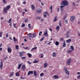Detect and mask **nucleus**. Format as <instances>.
<instances>
[{"mask_svg":"<svg viewBox=\"0 0 80 80\" xmlns=\"http://www.w3.org/2000/svg\"><path fill=\"white\" fill-rule=\"evenodd\" d=\"M11 6H10V5H8L6 7V8H5L4 9V12L5 13H7V10H8L10 8V7Z\"/></svg>","mask_w":80,"mask_h":80,"instance_id":"obj_1","label":"nucleus"},{"mask_svg":"<svg viewBox=\"0 0 80 80\" xmlns=\"http://www.w3.org/2000/svg\"><path fill=\"white\" fill-rule=\"evenodd\" d=\"M62 3L61 4V5H64V6H67V5H68V1L67 0H64L62 2Z\"/></svg>","mask_w":80,"mask_h":80,"instance_id":"obj_2","label":"nucleus"},{"mask_svg":"<svg viewBox=\"0 0 80 80\" xmlns=\"http://www.w3.org/2000/svg\"><path fill=\"white\" fill-rule=\"evenodd\" d=\"M64 70L65 72H66V74H67V75H70L69 71H68V70H67V68H64Z\"/></svg>","mask_w":80,"mask_h":80,"instance_id":"obj_3","label":"nucleus"},{"mask_svg":"<svg viewBox=\"0 0 80 80\" xmlns=\"http://www.w3.org/2000/svg\"><path fill=\"white\" fill-rule=\"evenodd\" d=\"M21 68L22 71H25V69H26V67H25V65L24 64L22 65Z\"/></svg>","mask_w":80,"mask_h":80,"instance_id":"obj_4","label":"nucleus"},{"mask_svg":"<svg viewBox=\"0 0 80 80\" xmlns=\"http://www.w3.org/2000/svg\"><path fill=\"white\" fill-rule=\"evenodd\" d=\"M7 50L8 53H10L12 52V48L10 47H8L7 48Z\"/></svg>","mask_w":80,"mask_h":80,"instance_id":"obj_5","label":"nucleus"},{"mask_svg":"<svg viewBox=\"0 0 80 80\" xmlns=\"http://www.w3.org/2000/svg\"><path fill=\"white\" fill-rule=\"evenodd\" d=\"M24 52H20L19 53V56L20 57H22L24 55Z\"/></svg>","mask_w":80,"mask_h":80,"instance_id":"obj_6","label":"nucleus"},{"mask_svg":"<svg viewBox=\"0 0 80 80\" xmlns=\"http://www.w3.org/2000/svg\"><path fill=\"white\" fill-rule=\"evenodd\" d=\"M0 68L1 70H2L3 68V62L1 61L0 62Z\"/></svg>","mask_w":80,"mask_h":80,"instance_id":"obj_7","label":"nucleus"},{"mask_svg":"<svg viewBox=\"0 0 80 80\" xmlns=\"http://www.w3.org/2000/svg\"><path fill=\"white\" fill-rule=\"evenodd\" d=\"M32 33H29V34H28V38H32Z\"/></svg>","mask_w":80,"mask_h":80,"instance_id":"obj_8","label":"nucleus"},{"mask_svg":"<svg viewBox=\"0 0 80 80\" xmlns=\"http://www.w3.org/2000/svg\"><path fill=\"white\" fill-rule=\"evenodd\" d=\"M71 60H72V59H71V58L68 59L67 62L68 65H70V63H71Z\"/></svg>","mask_w":80,"mask_h":80,"instance_id":"obj_9","label":"nucleus"},{"mask_svg":"<svg viewBox=\"0 0 80 80\" xmlns=\"http://www.w3.org/2000/svg\"><path fill=\"white\" fill-rule=\"evenodd\" d=\"M36 12L38 13H41L42 12V10L40 8H38Z\"/></svg>","mask_w":80,"mask_h":80,"instance_id":"obj_10","label":"nucleus"},{"mask_svg":"<svg viewBox=\"0 0 80 80\" xmlns=\"http://www.w3.org/2000/svg\"><path fill=\"white\" fill-rule=\"evenodd\" d=\"M31 74H33V71H29L28 72V75H30Z\"/></svg>","mask_w":80,"mask_h":80,"instance_id":"obj_11","label":"nucleus"},{"mask_svg":"<svg viewBox=\"0 0 80 80\" xmlns=\"http://www.w3.org/2000/svg\"><path fill=\"white\" fill-rule=\"evenodd\" d=\"M48 63H47V62H45L44 65V68H47V66H48Z\"/></svg>","mask_w":80,"mask_h":80,"instance_id":"obj_12","label":"nucleus"},{"mask_svg":"<svg viewBox=\"0 0 80 80\" xmlns=\"http://www.w3.org/2000/svg\"><path fill=\"white\" fill-rule=\"evenodd\" d=\"M13 75H14V72H11L10 73V75H9V77H12L13 76Z\"/></svg>","mask_w":80,"mask_h":80,"instance_id":"obj_13","label":"nucleus"},{"mask_svg":"<svg viewBox=\"0 0 80 80\" xmlns=\"http://www.w3.org/2000/svg\"><path fill=\"white\" fill-rule=\"evenodd\" d=\"M75 16H72L71 17L70 20L71 21H73L74 20V19H75Z\"/></svg>","mask_w":80,"mask_h":80,"instance_id":"obj_14","label":"nucleus"},{"mask_svg":"<svg viewBox=\"0 0 80 80\" xmlns=\"http://www.w3.org/2000/svg\"><path fill=\"white\" fill-rule=\"evenodd\" d=\"M56 55H57L56 53H55V52L52 53V56L53 57H56Z\"/></svg>","mask_w":80,"mask_h":80,"instance_id":"obj_15","label":"nucleus"},{"mask_svg":"<svg viewBox=\"0 0 80 80\" xmlns=\"http://www.w3.org/2000/svg\"><path fill=\"white\" fill-rule=\"evenodd\" d=\"M23 64V63H21L19 65H18V70H20V68H21V67H22V65Z\"/></svg>","mask_w":80,"mask_h":80,"instance_id":"obj_16","label":"nucleus"},{"mask_svg":"<svg viewBox=\"0 0 80 80\" xmlns=\"http://www.w3.org/2000/svg\"><path fill=\"white\" fill-rule=\"evenodd\" d=\"M71 42H72V40H71L70 39L67 40L66 41V43H70Z\"/></svg>","mask_w":80,"mask_h":80,"instance_id":"obj_17","label":"nucleus"},{"mask_svg":"<svg viewBox=\"0 0 80 80\" xmlns=\"http://www.w3.org/2000/svg\"><path fill=\"white\" fill-rule=\"evenodd\" d=\"M53 78H55V79H58L59 77L57 75H54L53 76Z\"/></svg>","mask_w":80,"mask_h":80,"instance_id":"obj_18","label":"nucleus"},{"mask_svg":"<svg viewBox=\"0 0 80 80\" xmlns=\"http://www.w3.org/2000/svg\"><path fill=\"white\" fill-rule=\"evenodd\" d=\"M39 61L38 60L37 61L36 59L34 60V61L33 62V63H37Z\"/></svg>","mask_w":80,"mask_h":80,"instance_id":"obj_19","label":"nucleus"},{"mask_svg":"<svg viewBox=\"0 0 80 80\" xmlns=\"http://www.w3.org/2000/svg\"><path fill=\"white\" fill-rule=\"evenodd\" d=\"M31 8L32 10H34L35 9V6L34 5H31Z\"/></svg>","mask_w":80,"mask_h":80,"instance_id":"obj_20","label":"nucleus"},{"mask_svg":"<svg viewBox=\"0 0 80 80\" xmlns=\"http://www.w3.org/2000/svg\"><path fill=\"white\" fill-rule=\"evenodd\" d=\"M16 77H20V74L18 72H17L15 74Z\"/></svg>","mask_w":80,"mask_h":80,"instance_id":"obj_21","label":"nucleus"},{"mask_svg":"<svg viewBox=\"0 0 80 80\" xmlns=\"http://www.w3.org/2000/svg\"><path fill=\"white\" fill-rule=\"evenodd\" d=\"M70 48H71V49H72L71 50H72V51H73V50H74V47H73V46H71Z\"/></svg>","mask_w":80,"mask_h":80,"instance_id":"obj_22","label":"nucleus"},{"mask_svg":"<svg viewBox=\"0 0 80 80\" xmlns=\"http://www.w3.org/2000/svg\"><path fill=\"white\" fill-rule=\"evenodd\" d=\"M57 17L55 16V18H54V22H56V21H57Z\"/></svg>","mask_w":80,"mask_h":80,"instance_id":"obj_23","label":"nucleus"},{"mask_svg":"<svg viewBox=\"0 0 80 80\" xmlns=\"http://www.w3.org/2000/svg\"><path fill=\"white\" fill-rule=\"evenodd\" d=\"M37 48V47H35L34 48H33L31 50V52L33 51V50H36Z\"/></svg>","mask_w":80,"mask_h":80,"instance_id":"obj_24","label":"nucleus"},{"mask_svg":"<svg viewBox=\"0 0 80 80\" xmlns=\"http://www.w3.org/2000/svg\"><path fill=\"white\" fill-rule=\"evenodd\" d=\"M55 45L56 46H58L59 45V42H58V41H56L55 42Z\"/></svg>","mask_w":80,"mask_h":80,"instance_id":"obj_25","label":"nucleus"},{"mask_svg":"<svg viewBox=\"0 0 80 80\" xmlns=\"http://www.w3.org/2000/svg\"><path fill=\"white\" fill-rule=\"evenodd\" d=\"M44 35L46 36V35H48V33L47 32H44Z\"/></svg>","mask_w":80,"mask_h":80,"instance_id":"obj_26","label":"nucleus"},{"mask_svg":"<svg viewBox=\"0 0 80 80\" xmlns=\"http://www.w3.org/2000/svg\"><path fill=\"white\" fill-rule=\"evenodd\" d=\"M28 56L29 58H31V56H32V54L30 53H28Z\"/></svg>","mask_w":80,"mask_h":80,"instance_id":"obj_27","label":"nucleus"},{"mask_svg":"<svg viewBox=\"0 0 80 80\" xmlns=\"http://www.w3.org/2000/svg\"><path fill=\"white\" fill-rule=\"evenodd\" d=\"M18 45H16V47H15V49L16 50H18Z\"/></svg>","mask_w":80,"mask_h":80,"instance_id":"obj_28","label":"nucleus"},{"mask_svg":"<svg viewBox=\"0 0 80 80\" xmlns=\"http://www.w3.org/2000/svg\"><path fill=\"white\" fill-rule=\"evenodd\" d=\"M56 29L57 30H59V29H60V26H57L56 28Z\"/></svg>","mask_w":80,"mask_h":80,"instance_id":"obj_29","label":"nucleus"},{"mask_svg":"<svg viewBox=\"0 0 80 80\" xmlns=\"http://www.w3.org/2000/svg\"><path fill=\"white\" fill-rule=\"evenodd\" d=\"M13 40L14 42H17V39H16V38H15V37H13Z\"/></svg>","mask_w":80,"mask_h":80,"instance_id":"obj_30","label":"nucleus"},{"mask_svg":"<svg viewBox=\"0 0 80 80\" xmlns=\"http://www.w3.org/2000/svg\"><path fill=\"white\" fill-rule=\"evenodd\" d=\"M34 75L35 77H37V72L36 71H34Z\"/></svg>","mask_w":80,"mask_h":80,"instance_id":"obj_31","label":"nucleus"},{"mask_svg":"<svg viewBox=\"0 0 80 80\" xmlns=\"http://www.w3.org/2000/svg\"><path fill=\"white\" fill-rule=\"evenodd\" d=\"M2 2L5 4H7V2L5 0H2Z\"/></svg>","mask_w":80,"mask_h":80,"instance_id":"obj_32","label":"nucleus"},{"mask_svg":"<svg viewBox=\"0 0 80 80\" xmlns=\"http://www.w3.org/2000/svg\"><path fill=\"white\" fill-rule=\"evenodd\" d=\"M61 22H62L61 21H59V25H60V27H62V23H61Z\"/></svg>","mask_w":80,"mask_h":80,"instance_id":"obj_33","label":"nucleus"},{"mask_svg":"<svg viewBox=\"0 0 80 80\" xmlns=\"http://www.w3.org/2000/svg\"><path fill=\"white\" fill-rule=\"evenodd\" d=\"M3 33V32H1L0 33V37H2V34Z\"/></svg>","mask_w":80,"mask_h":80,"instance_id":"obj_34","label":"nucleus"},{"mask_svg":"<svg viewBox=\"0 0 80 80\" xmlns=\"http://www.w3.org/2000/svg\"><path fill=\"white\" fill-rule=\"evenodd\" d=\"M44 38H45V37H42V38L40 40V42H42V40H43Z\"/></svg>","mask_w":80,"mask_h":80,"instance_id":"obj_35","label":"nucleus"},{"mask_svg":"<svg viewBox=\"0 0 80 80\" xmlns=\"http://www.w3.org/2000/svg\"><path fill=\"white\" fill-rule=\"evenodd\" d=\"M36 37V33H34L33 35V38H35Z\"/></svg>","mask_w":80,"mask_h":80,"instance_id":"obj_36","label":"nucleus"},{"mask_svg":"<svg viewBox=\"0 0 80 80\" xmlns=\"http://www.w3.org/2000/svg\"><path fill=\"white\" fill-rule=\"evenodd\" d=\"M36 19H38V20H40V19H41V17L38 16L37 17H36Z\"/></svg>","mask_w":80,"mask_h":80,"instance_id":"obj_37","label":"nucleus"},{"mask_svg":"<svg viewBox=\"0 0 80 80\" xmlns=\"http://www.w3.org/2000/svg\"><path fill=\"white\" fill-rule=\"evenodd\" d=\"M27 62L28 63V64H29V65H32V63L30 62L29 61H28Z\"/></svg>","mask_w":80,"mask_h":80,"instance_id":"obj_38","label":"nucleus"},{"mask_svg":"<svg viewBox=\"0 0 80 80\" xmlns=\"http://www.w3.org/2000/svg\"><path fill=\"white\" fill-rule=\"evenodd\" d=\"M66 46V44H65V42H64L63 44V47H65Z\"/></svg>","mask_w":80,"mask_h":80,"instance_id":"obj_39","label":"nucleus"},{"mask_svg":"<svg viewBox=\"0 0 80 80\" xmlns=\"http://www.w3.org/2000/svg\"><path fill=\"white\" fill-rule=\"evenodd\" d=\"M7 58H8V57H6L3 58V60H7Z\"/></svg>","mask_w":80,"mask_h":80,"instance_id":"obj_40","label":"nucleus"},{"mask_svg":"<svg viewBox=\"0 0 80 80\" xmlns=\"http://www.w3.org/2000/svg\"><path fill=\"white\" fill-rule=\"evenodd\" d=\"M44 13H45L46 14H47L48 15H49V14H48V12H44Z\"/></svg>","mask_w":80,"mask_h":80,"instance_id":"obj_41","label":"nucleus"},{"mask_svg":"<svg viewBox=\"0 0 80 80\" xmlns=\"http://www.w3.org/2000/svg\"><path fill=\"white\" fill-rule=\"evenodd\" d=\"M21 58L22 59V60H25V58H26L25 57H23Z\"/></svg>","mask_w":80,"mask_h":80,"instance_id":"obj_42","label":"nucleus"},{"mask_svg":"<svg viewBox=\"0 0 80 80\" xmlns=\"http://www.w3.org/2000/svg\"><path fill=\"white\" fill-rule=\"evenodd\" d=\"M43 74H44L43 73H42L40 74V76L41 77H42V76H43Z\"/></svg>","mask_w":80,"mask_h":80,"instance_id":"obj_43","label":"nucleus"},{"mask_svg":"<svg viewBox=\"0 0 80 80\" xmlns=\"http://www.w3.org/2000/svg\"><path fill=\"white\" fill-rule=\"evenodd\" d=\"M30 26V24H28V27H29V28H32L31 26Z\"/></svg>","mask_w":80,"mask_h":80,"instance_id":"obj_44","label":"nucleus"},{"mask_svg":"<svg viewBox=\"0 0 80 80\" xmlns=\"http://www.w3.org/2000/svg\"><path fill=\"white\" fill-rule=\"evenodd\" d=\"M42 32L41 31L40 32H39V36H41V34H42Z\"/></svg>","mask_w":80,"mask_h":80,"instance_id":"obj_45","label":"nucleus"},{"mask_svg":"<svg viewBox=\"0 0 80 80\" xmlns=\"http://www.w3.org/2000/svg\"><path fill=\"white\" fill-rule=\"evenodd\" d=\"M43 58V54H42L40 56V58Z\"/></svg>","mask_w":80,"mask_h":80,"instance_id":"obj_46","label":"nucleus"},{"mask_svg":"<svg viewBox=\"0 0 80 80\" xmlns=\"http://www.w3.org/2000/svg\"><path fill=\"white\" fill-rule=\"evenodd\" d=\"M67 52L68 53H70L71 52H72V50H68Z\"/></svg>","mask_w":80,"mask_h":80,"instance_id":"obj_47","label":"nucleus"},{"mask_svg":"<svg viewBox=\"0 0 80 80\" xmlns=\"http://www.w3.org/2000/svg\"><path fill=\"white\" fill-rule=\"evenodd\" d=\"M25 22H28V18L25 19Z\"/></svg>","mask_w":80,"mask_h":80,"instance_id":"obj_48","label":"nucleus"},{"mask_svg":"<svg viewBox=\"0 0 80 80\" xmlns=\"http://www.w3.org/2000/svg\"><path fill=\"white\" fill-rule=\"evenodd\" d=\"M12 21V18H10L9 20V21H8V23H10V22Z\"/></svg>","mask_w":80,"mask_h":80,"instance_id":"obj_49","label":"nucleus"},{"mask_svg":"<svg viewBox=\"0 0 80 80\" xmlns=\"http://www.w3.org/2000/svg\"><path fill=\"white\" fill-rule=\"evenodd\" d=\"M20 78L21 79H25V78L23 77H22V76H21L20 77Z\"/></svg>","mask_w":80,"mask_h":80,"instance_id":"obj_50","label":"nucleus"},{"mask_svg":"<svg viewBox=\"0 0 80 80\" xmlns=\"http://www.w3.org/2000/svg\"><path fill=\"white\" fill-rule=\"evenodd\" d=\"M25 26V24H23L22 25V27H24Z\"/></svg>","mask_w":80,"mask_h":80,"instance_id":"obj_51","label":"nucleus"},{"mask_svg":"<svg viewBox=\"0 0 80 80\" xmlns=\"http://www.w3.org/2000/svg\"><path fill=\"white\" fill-rule=\"evenodd\" d=\"M65 22L67 24L68 23V21L66 19L65 20Z\"/></svg>","mask_w":80,"mask_h":80,"instance_id":"obj_52","label":"nucleus"},{"mask_svg":"<svg viewBox=\"0 0 80 80\" xmlns=\"http://www.w3.org/2000/svg\"><path fill=\"white\" fill-rule=\"evenodd\" d=\"M25 12H23L22 13V16H24V14H25Z\"/></svg>","mask_w":80,"mask_h":80,"instance_id":"obj_53","label":"nucleus"},{"mask_svg":"<svg viewBox=\"0 0 80 80\" xmlns=\"http://www.w3.org/2000/svg\"><path fill=\"white\" fill-rule=\"evenodd\" d=\"M50 9H51V10H52V6L51 5L50 7Z\"/></svg>","mask_w":80,"mask_h":80,"instance_id":"obj_54","label":"nucleus"},{"mask_svg":"<svg viewBox=\"0 0 80 80\" xmlns=\"http://www.w3.org/2000/svg\"><path fill=\"white\" fill-rule=\"evenodd\" d=\"M50 43H52V42H49V43L48 44V45H51V44Z\"/></svg>","mask_w":80,"mask_h":80,"instance_id":"obj_55","label":"nucleus"},{"mask_svg":"<svg viewBox=\"0 0 80 80\" xmlns=\"http://www.w3.org/2000/svg\"><path fill=\"white\" fill-rule=\"evenodd\" d=\"M8 37V33H7V34H6V37Z\"/></svg>","mask_w":80,"mask_h":80,"instance_id":"obj_56","label":"nucleus"},{"mask_svg":"<svg viewBox=\"0 0 80 80\" xmlns=\"http://www.w3.org/2000/svg\"><path fill=\"white\" fill-rule=\"evenodd\" d=\"M63 7H64V6H60L61 8H62Z\"/></svg>","mask_w":80,"mask_h":80,"instance_id":"obj_57","label":"nucleus"},{"mask_svg":"<svg viewBox=\"0 0 80 80\" xmlns=\"http://www.w3.org/2000/svg\"><path fill=\"white\" fill-rule=\"evenodd\" d=\"M61 11L63 12V8H61Z\"/></svg>","mask_w":80,"mask_h":80,"instance_id":"obj_58","label":"nucleus"},{"mask_svg":"<svg viewBox=\"0 0 80 80\" xmlns=\"http://www.w3.org/2000/svg\"><path fill=\"white\" fill-rule=\"evenodd\" d=\"M24 42H27V39H24Z\"/></svg>","mask_w":80,"mask_h":80,"instance_id":"obj_59","label":"nucleus"},{"mask_svg":"<svg viewBox=\"0 0 80 80\" xmlns=\"http://www.w3.org/2000/svg\"><path fill=\"white\" fill-rule=\"evenodd\" d=\"M23 48L24 49H28V47H27L26 48H25V47H23Z\"/></svg>","mask_w":80,"mask_h":80,"instance_id":"obj_60","label":"nucleus"},{"mask_svg":"<svg viewBox=\"0 0 80 80\" xmlns=\"http://www.w3.org/2000/svg\"><path fill=\"white\" fill-rule=\"evenodd\" d=\"M66 18H67V16H65V17L63 18V20H65Z\"/></svg>","mask_w":80,"mask_h":80,"instance_id":"obj_61","label":"nucleus"},{"mask_svg":"<svg viewBox=\"0 0 80 80\" xmlns=\"http://www.w3.org/2000/svg\"><path fill=\"white\" fill-rule=\"evenodd\" d=\"M61 40H62V41H63V40H64V39L63 38H60Z\"/></svg>","mask_w":80,"mask_h":80,"instance_id":"obj_62","label":"nucleus"},{"mask_svg":"<svg viewBox=\"0 0 80 80\" xmlns=\"http://www.w3.org/2000/svg\"><path fill=\"white\" fill-rule=\"evenodd\" d=\"M13 25L14 28H16V27H15V24L13 23Z\"/></svg>","mask_w":80,"mask_h":80,"instance_id":"obj_63","label":"nucleus"},{"mask_svg":"<svg viewBox=\"0 0 80 80\" xmlns=\"http://www.w3.org/2000/svg\"><path fill=\"white\" fill-rule=\"evenodd\" d=\"M66 37H68L69 35H68V34H67L66 35Z\"/></svg>","mask_w":80,"mask_h":80,"instance_id":"obj_64","label":"nucleus"}]
</instances>
